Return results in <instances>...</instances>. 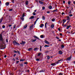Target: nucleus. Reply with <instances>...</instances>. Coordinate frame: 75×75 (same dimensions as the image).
<instances>
[{
    "label": "nucleus",
    "instance_id": "18",
    "mask_svg": "<svg viewBox=\"0 0 75 75\" xmlns=\"http://www.w3.org/2000/svg\"><path fill=\"white\" fill-rule=\"evenodd\" d=\"M31 41L32 42H35V41H37V40L35 39V40H34L33 39H32Z\"/></svg>",
    "mask_w": 75,
    "mask_h": 75
},
{
    "label": "nucleus",
    "instance_id": "2",
    "mask_svg": "<svg viewBox=\"0 0 75 75\" xmlns=\"http://www.w3.org/2000/svg\"><path fill=\"white\" fill-rule=\"evenodd\" d=\"M13 44L15 45H16V44L17 45H20V44L17 42L16 40H14L13 42Z\"/></svg>",
    "mask_w": 75,
    "mask_h": 75
},
{
    "label": "nucleus",
    "instance_id": "50",
    "mask_svg": "<svg viewBox=\"0 0 75 75\" xmlns=\"http://www.w3.org/2000/svg\"><path fill=\"white\" fill-rule=\"evenodd\" d=\"M55 63H56V64H58V63H59V62H58V61L57 62H55Z\"/></svg>",
    "mask_w": 75,
    "mask_h": 75
},
{
    "label": "nucleus",
    "instance_id": "4",
    "mask_svg": "<svg viewBox=\"0 0 75 75\" xmlns=\"http://www.w3.org/2000/svg\"><path fill=\"white\" fill-rule=\"evenodd\" d=\"M3 39V36H2V35L1 34H0V41H1Z\"/></svg>",
    "mask_w": 75,
    "mask_h": 75
},
{
    "label": "nucleus",
    "instance_id": "1",
    "mask_svg": "<svg viewBox=\"0 0 75 75\" xmlns=\"http://www.w3.org/2000/svg\"><path fill=\"white\" fill-rule=\"evenodd\" d=\"M0 48H1V49H2V50L6 48V47H4V46L3 44H0Z\"/></svg>",
    "mask_w": 75,
    "mask_h": 75
},
{
    "label": "nucleus",
    "instance_id": "55",
    "mask_svg": "<svg viewBox=\"0 0 75 75\" xmlns=\"http://www.w3.org/2000/svg\"><path fill=\"white\" fill-rule=\"evenodd\" d=\"M4 58H6L7 57V56L6 55H5L4 56Z\"/></svg>",
    "mask_w": 75,
    "mask_h": 75
},
{
    "label": "nucleus",
    "instance_id": "59",
    "mask_svg": "<svg viewBox=\"0 0 75 75\" xmlns=\"http://www.w3.org/2000/svg\"><path fill=\"white\" fill-rule=\"evenodd\" d=\"M65 14V13H64V12H62V14Z\"/></svg>",
    "mask_w": 75,
    "mask_h": 75
},
{
    "label": "nucleus",
    "instance_id": "6",
    "mask_svg": "<svg viewBox=\"0 0 75 75\" xmlns=\"http://www.w3.org/2000/svg\"><path fill=\"white\" fill-rule=\"evenodd\" d=\"M71 57H69L67 58V61H69L71 59Z\"/></svg>",
    "mask_w": 75,
    "mask_h": 75
},
{
    "label": "nucleus",
    "instance_id": "27",
    "mask_svg": "<svg viewBox=\"0 0 75 75\" xmlns=\"http://www.w3.org/2000/svg\"><path fill=\"white\" fill-rule=\"evenodd\" d=\"M22 44L23 45H24L25 44V42H24L23 41H22Z\"/></svg>",
    "mask_w": 75,
    "mask_h": 75
},
{
    "label": "nucleus",
    "instance_id": "10",
    "mask_svg": "<svg viewBox=\"0 0 75 75\" xmlns=\"http://www.w3.org/2000/svg\"><path fill=\"white\" fill-rule=\"evenodd\" d=\"M5 5L6 6H8L9 5V2H7L5 3Z\"/></svg>",
    "mask_w": 75,
    "mask_h": 75
},
{
    "label": "nucleus",
    "instance_id": "56",
    "mask_svg": "<svg viewBox=\"0 0 75 75\" xmlns=\"http://www.w3.org/2000/svg\"><path fill=\"white\" fill-rule=\"evenodd\" d=\"M62 61V60H59L58 61V62H59H59H60V61Z\"/></svg>",
    "mask_w": 75,
    "mask_h": 75
},
{
    "label": "nucleus",
    "instance_id": "8",
    "mask_svg": "<svg viewBox=\"0 0 75 75\" xmlns=\"http://www.w3.org/2000/svg\"><path fill=\"white\" fill-rule=\"evenodd\" d=\"M3 19V17H2L0 19V24L2 22V20Z\"/></svg>",
    "mask_w": 75,
    "mask_h": 75
},
{
    "label": "nucleus",
    "instance_id": "57",
    "mask_svg": "<svg viewBox=\"0 0 75 75\" xmlns=\"http://www.w3.org/2000/svg\"><path fill=\"white\" fill-rule=\"evenodd\" d=\"M27 71L28 72H30V70H27Z\"/></svg>",
    "mask_w": 75,
    "mask_h": 75
},
{
    "label": "nucleus",
    "instance_id": "38",
    "mask_svg": "<svg viewBox=\"0 0 75 75\" xmlns=\"http://www.w3.org/2000/svg\"><path fill=\"white\" fill-rule=\"evenodd\" d=\"M20 67H23V64H20Z\"/></svg>",
    "mask_w": 75,
    "mask_h": 75
},
{
    "label": "nucleus",
    "instance_id": "3",
    "mask_svg": "<svg viewBox=\"0 0 75 75\" xmlns=\"http://www.w3.org/2000/svg\"><path fill=\"white\" fill-rule=\"evenodd\" d=\"M45 44H47L48 45H50V42H48V41L47 40H45Z\"/></svg>",
    "mask_w": 75,
    "mask_h": 75
},
{
    "label": "nucleus",
    "instance_id": "36",
    "mask_svg": "<svg viewBox=\"0 0 75 75\" xmlns=\"http://www.w3.org/2000/svg\"><path fill=\"white\" fill-rule=\"evenodd\" d=\"M42 10H45V7L43 6L42 7Z\"/></svg>",
    "mask_w": 75,
    "mask_h": 75
},
{
    "label": "nucleus",
    "instance_id": "26",
    "mask_svg": "<svg viewBox=\"0 0 75 75\" xmlns=\"http://www.w3.org/2000/svg\"><path fill=\"white\" fill-rule=\"evenodd\" d=\"M1 41H2V42L3 44H4V43H5V42H4V40L3 39H2V40H1Z\"/></svg>",
    "mask_w": 75,
    "mask_h": 75
},
{
    "label": "nucleus",
    "instance_id": "24",
    "mask_svg": "<svg viewBox=\"0 0 75 75\" xmlns=\"http://www.w3.org/2000/svg\"><path fill=\"white\" fill-rule=\"evenodd\" d=\"M56 65V64H55V63H52L51 64V65H52V66H54Z\"/></svg>",
    "mask_w": 75,
    "mask_h": 75
},
{
    "label": "nucleus",
    "instance_id": "44",
    "mask_svg": "<svg viewBox=\"0 0 75 75\" xmlns=\"http://www.w3.org/2000/svg\"><path fill=\"white\" fill-rule=\"evenodd\" d=\"M61 47H62V48H64V45H61Z\"/></svg>",
    "mask_w": 75,
    "mask_h": 75
},
{
    "label": "nucleus",
    "instance_id": "31",
    "mask_svg": "<svg viewBox=\"0 0 75 75\" xmlns=\"http://www.w3.org/2000/svg\"><path fill=\"white\" fill-rule=\"evenodd\" d=\"M25 4L26 5H28V1H26L25 2Z\"/></svg>",
    "mask_w": 75,
    "mask_h": 75
},
{
    "label": "nucleus",
    "instance_id": "33",
    "mask_svg": "<svg viewBox=\"0 0 75 75\" xmlns=\"http://www.w3.org/2000/svg\"><path fill=\"white\" fill-rule=\"evenodd\" d=\"M24 61V59H20V61L21 62V61Z\"/></svg>",
    "mask_w": 75,
    "mask_h": 75
},
{
    "label": "nucleus",
    "instance_id": "64",
    "mask_svg": "<svg viewBox=\"0 0 75 75\" xmlns=\"http://www.w3.org/2000/svg\"><path fill=\"white\" fill-rule=\"evenodd\" d=\"M12 25H9V27H11Z\"/></svg>",
    "mask_w": 75,
    "mask_h": 75
},
{
    "label": "nucleus",
    "instance_id": "7",
    "mask_svg": "<svg viewBox=\"0 0 75 75\" xmlns=\"http://www.w3.org/2000/svg\"><path fill=\"white\" fill-rule=\"evenodd\" d=\"M39 2L41 4H44V2H42L41 1H39Z\"/></svg>",
    "mask_w": 75,
    "mask_h": 75
},
{
    "label": "nucleus",
    "instance_id": "39",
    "mask_svg": "<svg viewBox=\"0 0 75 75\" xmlns=\"http://www.w3.org/2000/svg\"><path fill=\"white\" fill-rule=\"evenodd\" d=\"M16 25H14L13 26V28H16Z\"/></svg>",
    "mask_w": 75,
    "mask_h": 75
},
{
    "label": "nucleus",
    "instance_id": "53",
    "mask_svg": "<svg viewBox=\"0 0 75 75\" xmlns=\"http://www.w3.org/2000/svg\"><path fill=\"white\" fill-rule=\"evenodd\" d=\"M63 3L64 4H65V1H63Z\"/></svg>",
    "mask_w": 75,
    "mask_h": 75
},
{
    "label": "nucleus",
    "instance_id": "21",
    "mask_svg": "<svg viewBox=\"0 0 75 75\" xmlns=\"http://www.w3.org/2000/svg\"><path fill=\"white\" fill-rule=\"evenodd\" d=\"M45 71V70H40V71L39 72H43Z\"/></svg>",
    "mask_w": 75,
    "mask_h": 75
},
{
    "label": "nucleus",
    "instance_id": "25",
    "mask_svg": "<svg viewBox=\"0 0 75 75\" xmlns=\"http://www.w3.org/2000/svg\"><path fill=\"white\" fill-rule=\"evenodd\" d=\"M58 11V9H57L55 10H54L53 11H52L53 12H57V11Z\"/></svg>",
    "mask_w": 75,
    "mask_h": 75
},
{
    "label": "nucleus",
    "instance_id": "45",
    "mask_svg": "<svg viewBox=\"0 0 75 75\" xmlns=\"http://www.w3.org/2000/svg\"><path fill=\"white\" fill-rule=\"evenodd\" d=\"M25 15V14L24 13H23L22 15V17H24V16Z\"/></svg>",
    "mask_w": 75,
    "mask_h": 75
},
{
    "label": "nucleus",
    "instance_id": "20",
    "mask_svg": "<svg viewBox=\"0 0 75 75\" xmlns=\"http://www.w3.org/2000/svg\"><path fill=\"white\" fill-rule=\"evenodd\" d=\"M59 54H62V51H60L59 52Z\"/></svg>",
    "mask_w": 75,
    "mask_h": 75
},
{
    "label": "nucleus",
    "instance_id": "29",
    "mask_svg": "<svg viewBox=\"0 0 75 75\" xmlns=\"http://www.w3.org/2000/svg\"><path fill=\"white\" fill-rule=\"evenodd\" d=\"M49 9H51L52 8V6H49Z\"/></svg>",
    "mask_w": 75,
    "mask_h": 75
},
{
    "label": "nucleus",
    "instance_id": "14",
    "mask_svg": "<svg viewBox=\"0 0 75 75\" xmlns=\"http://www.w3.org/2000/svg\"><path fill=\"white\" fill-rule=\"evenodd\" d=\"M33 37H34L35 38H36L37 39H38V40H39V38H38V37H37L36 36H34Z\"/></svg>",
    "mask_w": 75,
    "mask_h": 75
},
{
    "label": "nucleus",
    "instance_id": "51",
    "mask_svg": "<svg viewBox=\"0 0 75 75\" xmlns=\"http://www.w3.org/2000/svg\"><path fill=\"white\" fill-rule=\"evenodd\" d=\"M40 55H41V53H38V56H40Z\"/></svg>",
    "mask_w": 75,
    "mask_h": 75
},
{
    "label": "nucleus",
    "instance_id": "41",
    "mask_svg": "<svg viewBox=\"0 0 75 75\" xmlns=\"http://www.w3.org/2000/svg\"><path fill=\"white\" fill-rule=\"evenodd\" d=\"M38 21V19H37L35 22V24H36V23H37V22Z\"/></svg>",
    "mask_w": 75,
    "mask_h": 75
},
{
    "label": "nucleus",
    "instance_id": "48",
    "mask_svg": "<svg viewBox=\"0 0 75 75\" xmlns=\"http://www.w3.org/2000/svg\"><path fill=\"white\" fill-rule=\"evenodd\" d=\"M6 42H8V39H6Z\"/></svg>",
    "mask_w": 75,
    "mask_h": 75
},
{
    "label": "nucleus",
    "instance_id": "43",
    "mask_svg": "<svg viewBox=\"0 0 75 75\" xmlns=\"http://www.w3.org/2000/svg\"><path fill=\"white\" fill-rule=\"evenodd\" d=\"M32 27H33V26H30V30H31L32 29Z\"/></svg>",
    "mask_w": 75,
    "mask_h": 75
},
{
    "label": "nucleus",
    "instance_id": "47",
    "mask_svg": "<svg viewBox=\"0 0 75 75\" xmlns=\"http://www.w3.org/2000/svg\"><path fill=\"white\" fill-rule=\"evenodd\" d=\"M70 3H71V2H70L69 1L68 2V4L70 5Z\"/></svg>",
    "mask_w": 75,
    "mask_h": 75
},
{
    "label": "nucleus",
    "instance_id": "22",
    "mask_svg": "<svg viewBox=\"0 0 75 75\" xmlns=\"http://www.w3.org/2000/svg\"><path fill=\"white\" fill-rule=\"evenodd\" d=\"M38 49H39L38 48H37V47L35 48L34 49V51H37V50H38Z\"/></svg>",
    "mask_w": 75,
    "mask_h": 75
},
{
    "label": "nucleus",
    "instance_id": "30",
    "mask_svg": "<svg viewBox=\"0 0 75 75\" xmlns=\"http://www.w3.org/2000/svg\"><path fill=\"white\" fill-rule=\"evenodd\" d=\"M47 59H50V57L49 56H47Z\"/></svg>",
    "mask_w": 75,
    "mask_h": 75
},
{
    "label": "nucleus",
    "instance_id": "63",
    "mask_svg": "<svg viewBox=\"0 0 75 75\" xmlns=\"http://www.w3.org/2000/svg\"><path fill=\"white\" fill-rule=\"evenodd\" d=\"M69 13L70 14H71V11H70V12H69Z\"/></svg>",
    "mask_w": 75,
    "mask_h": 75
},
{
    "label": "nucleus",
    "instance_id": "15",
    "mask_svg": "<svg viewBox=\"0 0 75 75\" xmlns=\"http://www.w3.org/2000/svg\"><path fill=\"white\" fill-rule=\"evenodd\" d=\"M31 50H33V48H30L28 49V51H30Z\"/></svg>",
    "mask_w": 75,
    "mask_h": 75
},
{
    "label": "nucleus",
    "instance_id": "34",
    "mask_svg": "<svg viewBox=\"0 0 75 75\" xmlns=\"http://www.w3.org/2000/svg\"><path fill=\"white\" fill-rule=\"evenodd\" d=\"M47 22L45 24V27L46 28H47Z\"/></svg>",
    "mask_w": 75,
    "mask_h": 75
},
{
    "label": "nucleus",
    "instance_id": "54",
    "mask_svg": "<svg viewBox=\"0 0 75 75\" xmlns=\"http://www.w3.org/2000/svg\"><path fill=\"white\" fill-rule=\"evenodd\" d=\"M12 10H13V9H9V11H12Z\"/></svg>",
    "mask_w": 75,
    "mask_h": 75
},
{
    "label": "nucleus",
    "instance_id": "35",
    "mask_svg": "<svg viewBox=\"0 0 75 75\" xmlns=\"http://www.w3.org/2000/svg\"><path fill=\"white\" fill-rule=\"evenodd\" d=\"M55 18H53L52 20V21H55Z\"/></svg>",
    "mask_w": 75,
    "mask_h": 75
},
{
    "label": "nucleus",
    "instance_id": "9",
    "mask_svg": "<svg viewBox=\"0 0 75 75\" xmlns=\"http://www.w3.org/2000/svg\"><path fill=\"white\" fill-rule=\"evenodd\" d=\"M71 27V25L67 26L66 29H67V30H68V29H69V27Z\"/></svg>",
    "mask_w": 75,
    "mask_h": 75
},
{
    "label": "nucleus",
    "instance_id": "13",
    "mask_svg": "<svg viewBox=\"0 0 75 75\" xmlns=\"http://www.w3.org/2000/svg\"><path fill=\"white\" fill-rule=\"evenodd\" d=\"M45 16H42V19L43 20H45Z\"/></svg>",
    "mask_w": 75,
    "mask_h": 75
},
{
    "label": "nucleus",
    "instance_id": "12",
    "mask_svg": "<svg viewBox=\"0 0 75 75\" xmlns=\"http://www.w3.org/2000/svg\"><path fill=\"white\" fill-rule=\"evenodd\" d=\"M70 18H69V16H67V20H70Z\"/></svg>",
    "mask_w": 75,
    "mask_h": 75
},
{
    "label": "nucleus",
    "instance_id": "60",
    "mask_svg": "<svg viewBox=\"0 0 75 75\" xmlns=\"http://www.w3.org/2000/svg\"><path fill=\"white\" fill-rule=\"evenodd\" d=\"M58 30L59 31H61V30L60 29H59V28H58Z\"/></svg>",
    "mask_w": 75,
    "mask_h": 75
},
{
    "label": "nucleus",
    "instance_id": "61",
    "mask_svg": "<svg viewBox=\"0 0 75 75\" xmlns=\"http://www.w3.org/2000/svg\"><path fill=\"white\" fill-rule=\"evenodd\" d=\"M12 2V3H14V0H13Z\"/></svg>",
    "mask_w": 75,
    "mask_h": 75
},
{
    "label": "nucleus",
    "instance_id": "46",
    "mask_svg": "<svg viewBox=\"0 0 75 75\" xmlns=\"http://www.w3.org/2000/svg\"><path fill=\"white\" fill-rule=\"evenodd\" d=\"M47 14H49V13H50V11H47Z\"/></svg>",
    "mask_w": 75,
    "mask_h": 75
},
{
    "label": "nucleus",
    "instance_id": "11",
    "mask_svg": "<svg viewBox=\"0 0 75 75\" xmlns=\"http://www.w3.org/2000/svg\"><path fill=\"white\" fill-rule=\"evenodd\" d=\"M44 24H41L40 26V27L41 28H42V27H44Z\"/></svg>",
    "mask_w": 75,
    "mask_h": 75
},
{
    "label": "nucleus",
    "instance_id": "19",
    "mask_svg": "<svg viewBox=\"0 0 75 75\" xmlns=\"http://www.w3.org/2000/svg\"><path fill=\"white\" fill-rule=\"evenodd\" d=\"M40 37L41 38H45V37H44L43 35H40Z\"/></svg>",
    "mask_w": 75,
    "mask_h": 75
},
{
    "label": "nucleus",
    "instance_id": "17",
    "mask_svg": "<svg viewBox=\"0 0 75 75\" xmlns=\"http://www.w3.org/2000/svg\"><path fill=\"white\" fill-rule=\"evenodd\" d=\"M66 22V21L65 19L63 20V24H64L65 23V22Z\"/></svg>",
    "mask_w": 75,
    "mask_h": 75
},
{
    "label": "nucleus",
    "instance_id": "52",
    "mask_svg": "<svg viewBox=\"0 0 75 75\" xmlns=\"http://www.w3.org/2000/svg\"><path fill=\"white\" fill-rule=\"evenodd\" d=\"M24 64H27L28 63L27 62H25L24 63Z\"/></svg>",
    "mask_w": 75,
    "mask_h": 75
},
{
    "label": "nucleus",
    "instance_id": "28",
    "mask_svg": "<svg viewBox=\"0 0 75 75\" xmlns=\"http://www.w3.org/2000/svg\"><path fill=\"white\" fill-rule=\"evenodd\" d=\"M51 28H54V25H52L51 26Z\"/></svg>",
    "mask_w": 75,
    "mask_h": 75
},
{
    "label": "nucleus",
    "instance_id": "49",
    "mask_svg": "<svg viewBox=\"0 0 75 75\" xmlns=\"http://www.w3.org/2000/svg\"><path fill=\"white\" fill-rule=\"evenodd\" d=\"M39 59H36V61H39Z\"/></svg>",
    "mask_w": 75,
    "mask_h": 75
},
{
    "label": "nucleus",
    "instance_id": "5",
    "mask_svg": "<svg viewBox=\"0 0 75 75\" xmlns=\"http://www.w3.org/2000/svg\"><path fill=\"white\" fill-rule=\"evenodd\" d=\"M36 18V17L34 16H32L29 18V19H33V18Z\"/></svg>",
    "mask_w": 75,
    "mask_h": 75
},
{
    "label": "nucleus",
    "instance_id": "16",
    "mask_svg": "<svg viewBox=\"0 0 75 75\" xmlns=\"http://www.w3.org/2000/svg\"><path fill=\"white\" fill-rule=\"evenodd\" d=\"M50 45H45L44 46V47H49Z\"/></svg>",
    "mask_w": 75,
    "mask_h": 75
},
{
    "label": "nucleus",
    "instance_id": "23",
    "mask_svg": "<svg viewBox=\"0 0 75 75\" xmlns=\"http://www.w3.org/2000/svg\"><path fill=\"white\" fill-rule=\"evenodd\" d=\"M27 27V25L26 24L24 26V28H26Z\"/></svg>",
    "mask_w": 75,
    "mask_h": 75
},
{
    "label": "nucleus",
    "instance_id": "37",
    "mask_svg": "<svg viewBox=\"0 0 75 75\" xmlns=\"http://www.w3.org/2000/svg\"><path fill=\"white\" fill-rule=\"evenodd\" d=\"M70 17H72V16H73V15L72 14H70L69 15Z\"/></svg>",
    "mask_w": 75,
    "mask_h": 75
},
{
    "label": "nucleus",
    "instance_id": "42",
    "mask_svg": "<svg viewBox=\"0 0 75 75\" xmlns=\"http://www.w3.org/2000/svg\"><path fill=\"white\" fill-rule=\"evenodd\" d=\"M33 15H34V16H35V14L36 13L35 12H33Z\"/></svg>",
    "mask_w": 75,
    "mask_h": 75
},
{
    "label": "nucleus",
    "instance_id": "40",
    "mask_svg": "<svg viewBox=\"0 0 75 75\" xmlns=\"http://www.w3.org/2000/svg\"><path fill=\"white\" fill-rule=\"evenodd\" d=\"M2 27L3 28H4L5 27V25H3Z\"/></svg>",
    "mask_w": 75,
    "mask_h": 75
},
{
    "label": "nucleus",
    "instance_id": "62",
    "mask_svg": "<svg viewBox=\"0 0 75 75\" xmlns=\"http://www.w3.org/2000/svg\"><path fill=\"white\" fill-rule=\"evenodd\" d=\"M59 35H62V34L61 33H60Z\"/></svg>",
    "mask_w": 75,
    "mask_h": 75
},
{
    "label": "nucleus",
    "instance_id": "58",
    "mask_svg": "<svg viewBox=\"0 0 75 75\" xmlns=\"http://www.w3.org/2000/svg\"><path fill=\"white\" fill-rule=\"evenodd\" d=\"M13 61H16V60H15V59H14V58L13 59Z\"/></svg>",
    "mask_w": 75,
    "mask_h": 75
},
{
    "label": "nucleus",
    "instance_id": "32",
    "mask_svg": "<svg viewBox=\"0 0 75 75\" xmlns=\"http://www.w3.org/2000/svg\"><path fill=\"white\" fill-rule=\"evenodd\" d=\"M21 18L22 20H24V18H23V17H21Z\"/></svg>",
    "mask_w": 75,
    "mask_h": 75
}]
</instances>
